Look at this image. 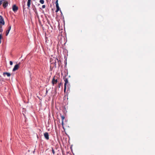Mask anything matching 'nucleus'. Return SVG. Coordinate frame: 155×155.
I'll return each instance as SVG.
<instances>
[{
	"mask_svg": "<svg viewBox=\"0 0 155 155\" xmlns=\"http://www.w3.org/2000/svg\"><path fill=\"white\" fill-rule=\"evenodd\" d=\"M5 23L3 17L1 15L0 16V25H4Z\"/></svg>",
	"mask_w": 155,
	"mask_h": 155,
	"instance_id": "obj_1",
	"label": "nucleus"
},
{
	"mask_svg": "<svg viewBox=\"0 0 155 155\" xmlns=\"http://www.w3.org/2000/svg\"><path fill=\"white\" fill-rule=\"evenodd\" d=\"M18 9V8L17 6L16 5H14L12 6V10L13 11L15 12H16Z\"/></svg>",
	"mask_w": 155,
	"mask_h": 155,
	"instance_id": "obj_2",
	"label": "nucleus"
},
{
	"mask_svg": "<svg viewBox=\"0 0 155 155\" xmlns=\"http://www.w3.org/2000/svg\"><path fill=\"white\" fill-rule=\"evenodd\" d=\"M56 10L55 11V12H58L60 8L59 7L58 4V0H57L56 1Z\"/></svg>",
	"mask_w": 155,
	"mask_h": 155,
	"instance_id": "obj_3",
	"label": "nucleus"
},
{
	"mask_svg": "<svg viewBox=\"0 0 155 155\" xmlns=\"http://www.w3.org/2000/svg\"><path fill=\"white\" fill-rule=\"evenodd\" d=\"M58 82V80L57 79H55V77H54L53 78L52 82L53 85H54V84H56Z\"/></svg>",
	"mask_w": 155,
	"mask_h": 155,
	"instance_id": "obj_4",
	"label": "nucleus"
},
{
	"mask_svg": "<svg viewBox=\"0 0 155 155\" xmlns=\"http://www.w3.org/2000/svg\"><path fill=\"white\" fill-rule=\"evenodd\" d=\"M44 136L45 138L47 140H48L49 139V135L48 133V132H45L44 134Z\"/></svg>",
	"mask_w": 155,
	"mask_h": 155,
	"instance_id": "obj_5",
	"label": "nucleus"
},
{
	"mask_svg": "<svg viewBox=\"0 0 155 155\" xmlns=\"http://www.w3.org/2000/svg\"><path fill=\"white\" fill-rule=\"evenodd\" d=\"M60 115L61 116V119H62L61 124H62V125L63 127L64 124V120L65 117L64 116L62 115L61 114H60Z\"/></svg>",
	"mask_w": 155,
	"mask_h": 155,
	"instance_id": "obj_6",
	"label": "nucleus"
},
{
	"mask_svg": "<svg viewBox=\"0 0 155 155\" xmlns=\"http://www.w3.org/2000/svg\"><path fill=\"white\" fill-rule=\"evenodd\" d=\"M63 79L65 83L64 84V86H66L67 84H68V81L67 78H65V77L63 78Z\"/></svg>",
	"mask_w": 155,
	"mask_h": 155,
	"instance_id": "obj_7",
	"label": "nucleus"
},
{
	"mask_svg": "<svg viewBox=\"0 0 155 155\" xmlns=\"http://www.w3.org/2000/svg\"><path fill=\"white\" fill-rule=\"evenodd\" d=\"M8 5V2L5 1L3 2V5L4 8H6Z\"/></svg>",
	"mask_w": 155,
	"mask_h": 155,
	"instance_id": "obj_8",
	"label": "nucleus"
},
{
	"mask_svg": "<svg viewBox=\"0 0 155 155\" xmlns=\"http://www.w3.org/2000/svg\"><path fill=\"white\" fill-rule=\"evenodd\" d=\"M18 64L15 65L13 69V71H14L17 70L18 67V64Z\"/></svg>",
	"mask_w": 155,
	"mask_h": 155,
	"instance_id": "obj_9",
	"label": "nucleus"
},
{
	"mask_svg": "<svg viewBox=\"0 0 155 155\" xmlns=\"http://www.w3.org/2000/svg\"><path fill=\"white\" fill-rule=\"evenodd\" d=\"M11 26H9V27L8 28V30L6 31V36H7L8 35L9 31L11 30Z\"/></svg>",
	"mask_w": 155,
	"mask_h": 155,
	"instance_id": "obj_10",
	"label": "nucleus"
},
{
	"mask_svg": "<svg viewBox=\"0 0 155 155\" xmlns=\"http://www.w3.org/2000/svg\"><path fill=\"white\" fill-rule=\"evenodd\" d=\"M31 0H28L27 3V5L28 6V8H29L30 7L31 2Z\"/></svg>",
	"mask_w": 155,
	"mask_h": 155,
	"instance_id": "obj_11",
	"label": "nucleus"
},
{
	"mask_svg": "<svg viewBox=\"0 0 155 155\" xmlns=\"http://www.w3.org/2000/svg\"><path fill=\"white\" fill-rule=\"evenodd\" d=\"M3 74H6L8 77H10L11 75L8 72H4L3 73Z\"/></svg>",
	"mask_w": 155,
	"mask_h": 155,
	"instance_id": "obj_12",
	"label": "nucleus"
},
{
	"mask_svg": "<svg viewBox=\"0 0 155 155\" xmlns=\"http://www.w3.org/2000/svg\"><path fill=\"white\" fill-rule=\"evenodd\" d=\"M3 31L2 26L0 25V32L2 33Z\"/></svg>",
	"mask_w": 155,
	"mask_h": 155,
	"instance_id": "obj_13",
	"label": "nucleus"
},
{
	"mask_svg": "<svg viewBox=\"0 0 155 155\" xmlns=\"http://www.w3.org/2000/svg\"><path fill=\"white\" fill-rule=\"evenodd\" d=\"M39 2L41 4H43L44 3V0H40L39 1Z\"/></svg>",
	"mask_w": 155,
	"mask_h": 155,
	"instance_id": "obj_14",
	"label": "nucleus"
},
{
	"mask_svg": "<svg viewBox=\"0 0 155 155\" xmlns=\"http://www.w3.org/2000/svg\"><path fill=\"white\" fill-rule=\"evenodd\" d=\"M52 151L53 154L54 155L55 154V152L54 151V150L53 149V148H52Z\"/></svg>",
	"mask_w": 155,
	"mask_h": 155,
	"instance_id": "obj_15",
	"label": "nucleus"
},
{
	"mask_svg": "<svg viewBox=\"0 0 155 155\" xmlns=\"http://www.w3.org/2000/svg\"><path fill=\"white\" fill-rule=\"evenodd\" d=\"M66 89V86H64V93H65Z\"/></svg>",
	"mask_w": 155,
	"mask_h": 155,
	"instance_id": "obj_16",
	"label": "nucleus"
},
{
	"mask_svg": "<svg viewBox=\"0 0 155 155\" xmlns=\"http://www.w3.org/2000/svg\"><path fill=\"white\" fill-rule=\"evenodd\" d=\"M61 85H62V84H61V83H59V84H58V87H59V88H60V86H61Z\"/></svg>",
	"mask_w": 155,
	"mask_h": 155,
	"instance_id": "obj_17",
	"label": "nucleus"
},
{
	"mask_svg": "<svg viewBox=\"0 0 155 155\" xmlns=\"http://www.w3.org/2000/svg\"><path fill=\"white\" fill-rule=\"evenodd\" d=\"M10 65H12V64H13V62L12 61H10Z\"/></svg>",
	"mask_w": 155,
	"mask_h": 155,
	"instance_id": "obj_18",
	"label": "nucleus"
},
{
	"mask_svg": "<svg viewBox=\"0 0 155 155\" xmlns=\"http://www.w3.org/2000/svg\"><path fill=\"white\" fill-rule=\"evenodd\" d=\"M45 7H46L45 5H43L42 6V8H45Z\"/></svg>",
	"mask_w": 155,
	"mask_h": 155,
	"instance_id": "obj_19",
	"label": "nucleus"
},
{
	"mask_svg": "<svg viewBox=\"0 0 155 155\" xmlns=\"http://www.w3.org/2000/svg\"><path fill=\"white\" fill-rule=\"evenodd\" d=\"M2 38V34H0V41H1V39Z\"/></svg>",
	"mask_w": 155,
	"mask_h": 155,
	"instance_id": "obj_20",
	"label": "nucleus"
},
{
	"mask_svg": "<svg viewBox=\"0 0 155 155\" xmlns=\"http://www.w3.org/2000/svg\"><path fill=\"white\" fill-rule=\"evenodd\" d=\"M4 0H2V1H1L0 0V5H1L2 4V1H4Z\"/></svg>",
	"mask_w": 155,
	"mask_h": 155,
	"instance_id": "obj_21",
	"label": "nucleus"
},
{
	"mask_svg": "<svg viewBox=\"0 0 155 155\" xmlns=\"http://www.w3.org/2000/svg\"><path fill=\"white\" fill-rule=\"evenodd\" d=\"M68 89H69V88H68Z\"/></svg>",
	"mask_w": 155,
	"mask_h": 155,
	"instance_id": "obj_22",
	"label": "nucleus"
}]
</instances>
